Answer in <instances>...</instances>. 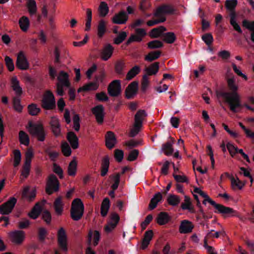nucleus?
<instances>
[{
    "mask_svg": "<svg viewBox=\"0 0 254 254\" xmlns=\"http://www.w3.org/2000/svg\"><path fill=\"white\" fill-rule=\"evenodd\" d=\"M229 16L230 17V23L231 25L233 27L235 30L237 31L239 33L242 34L243 31L240 25L237 23L236 20V14L233 13L231 14H229Z\"/></svg>",
    "mask_w": 254,
    "mask_h": 254,
    "instance_id": "obj_37",
    "label": "nucleus"
},
{
    "mask_svg": "<svg viewBox=\"0 0 254 254\" xmlns=\"http://www.w3.org/2000/svg\"><path fill=\"white\" fill-rule=\"evenodd\" d=\"M163 36V40L168 44H172L176 40V36L173 32H169L164 33Z\"/></svg>",
    "mask_w": 254,
    "mask_h": 254,
    "instance_id": "obj_39",
    "label": "nucleus"
},
{
    "mask_svg": "<svg viewBox=\"0 0 254 254\" xmlns=\"http://www.w3.org/2000/svg\"><path fill=\"white\" fill-rule=\"evenodd\" d=\"M67 139L73 149H75L78 147V139L74 132L70 131L67 133Z\"/></svg>",
    "mask_w": 254,
    "mask_h": 254,
    "instance_id": "obj_24",
    "label": "nucleus"
},
{
    "mask_svg": "<svg viewBox=\"0 0 254 254\" xmlns=\"http://www.w3.org/2000/svg\"><path fill=\"white\" fill-rule=\"evenodd\" d=\"M237 3V0H226L225 2V7L227 10L230 11V14H231L233 13L236 14L235 12V8Z\"/></svg>",
    "mask_w": 254,
    "mask_h": 254,
    "instance_id": "obj_35",
    "label": "nucleus"
},
{
    "mask_svg": "<svg viewBox=\"0 0 254 254\" xmlns=\"http://www.w3.org/2000/svg\"><path fill=\"white\" fill-rule=\"evenodd\" d=\"M128 19V16L127 12L124 10H121L114 15L112 21L114 24H124L126 23Z\"/></svg>",
    "mask_w": 254,
    "mask_h": 254,
    "instance_id": "obj_16",
    "label": "nucleus"
},
{
    "mask_svg": "<svg viewBox=\"0 0 254 254\" xmlns=\"http://www.w3.org/2000/svg\"><path fill=\"white\" fill-rule=\"evenodd\" d=\"M42 219L47 224H50L52 219V216L50 211L47 210H44L42 213Z\"/></svg>",
    "mask_w": 254,
    "mask_h": 254,
    "instance_id": "obj_58",
    "label": "nucleus"
},
{
    "mask_svg": "<svg viewBox=\"0 0 254 254\" xmlns=\"http://www.w3.org/2000/svg\"><path fill=\"white\" fill-rule=\"evenodd\" d=\"M174 142V140L173 139L172 141H168L165 143L162 144V150L166 155L170 156L173 154L174 149L173 148L172 144Z\"/></svg>",
    "mask_w": 254,
    "mask_h": 254,
    "instance_id": "obj_29",
    "label": "nucleus"
},
{
    "mask_svg": "<svg viewBox=\"0 0 254 254\" xmlns=\"http://www.w3.org/2000/svg\"><path fill=\"white\" fill-rule=\"evenodd\" d=\"M14 154V161H13V166L14 167H17L21 161V154L19 150L15 149L13 151Z\"/></svg>",
    "mask_w": 254,
    "mask_h": 254,
    "instance_id": "obj_50",
    "label": "nucleus"
},
{
    "mask_svg": "<svg viewBox=\"0 0 254 254\" xmlns=\"http://www.w3.org/2000/svg\"><path fill=\"white\" fill-rule=\"evenodd\" d=\"M19 140L21 144L28 146L30 139L28 134L24 131L21 130L19 132Z\"/></svg>",
    "mask_w": 254,
    "mask_h": 254,
    "instance_id": "obj_40",
    "label": "nucleus"
},
{
    "mask_svg": "<svg viewBox=\"0 0 254 254\" xmlns=\"http://www.w3.org/2000/svg\"><path fill=\"white\" fill-rule=\"evenodd\" d=\"M231 185L233 189H234L235 187H237L239 189L241 190L244 185L238 178H237V180H235V178L232 177L231 178Z\"/></svg>",
    "mask_w": 254,
    "mask_h": 254,
    "instance_id": "obj_59",
    "label": "nucleus"
},
{
    "mask_svg": "<svg viewBox=\"0 0 254 254\" xmlns=\"http://www.w3.org/2000/svg\"><path fill=\"white\" fill-rule=\"evenodd\" d=\"M191 202L190 198L189 196H185V202L182 203L181 204V208L183 210H189L191 211L192 208L191 207Z\"/></svg>",
    "mask_w": 254,
    "mask_h": 254,
    "instance_id": "obj_52",
    "label": "nucleus"
},
{
    "mask_svg": "<svg viewBox=\"0 0 254 254\" xmlns=\"http://www.w3.org/2000/svg\"><path fill=\"white\" fill-rule=\"evenodd\" d=\"M142 40V39L140 38V36H138L137 34H132L126 42V45L128 46L133 42H140Z\"/></svg>",
    "mask_w": 254,
    "mask_h": 254,
    "instance_id": "obj_60",
    "label": "nucleus"
},
{
    "mask_svg": "<svg viewBox=\"0 0 254 254\" xmlns=\"http://www.w3.org/2000/svg\"><path fill=\"white\" fill-rule=\"evenodd\" d=\"M161 52L160 51L150 52L145 56L144 60L148 62H152L158 59L161 56Z\"/></svg>",
    "mask_w": 254,
    "mask_h": 254,
    "instance_id": "obj_34",
    "label": "nucleus"
},
{
    "mask_svg": "<svg viewBox=\"0 0 254 254\" xmlns=\"http://www.w3.org/2000/svg\"><path fill=\"white\" fill-rule=\"evenodd\" d=\"M93 114L95 116L96 121L99 124H102L104 121L105 116L104 108L102 105H98L93 107L92 110Z\"/></svg>",
    "mask_w": 254,
    "mask_h": 254,
    "instance_id": "obj_14",
    "label": "nucleus"
},
{
    "mask_svg": "<svg viewBox=\"0 0 254 254\" xmlns=\"http://www.w3.org/2000/svg\"><path fill=\"white\" fill-rule=\"evenodd\" d=\"M163 43L159 40H153L147 43L148 48L150 49H158L163 47Z\"/></svg>",
    "mask_w": 254,
    "mask_h": 254,
    "instance_id": "obj_48",
    "label": "nucleus"
},
{
    "mask_svg": "<svg viewBox=\"0 0 254 254\" xmlns=\"http://www.w3.org/2000/svg\"><path fill=\"white\" fill-rule=\"evenodd\" d=\"M60 182L57 177L54 174H50L46 183L45 191L48 195H51L55 192H57L60 188Z\"/></svg>",
    "mask_w": 254,
    "mask_h": 254,
    "instance_id": "obj_8",
    "label": "nucleus"
},
{
    "mask_svg": "<svg viewBox=\"0 0 254 254\" xmlns=\"http://www.w3.org/2000/svg\"><path fill=\"white\" fill-rule=\"evenodd\" d=\"M29 114L31 116H36L41 111L36 104H31L28 106Z\"/></svg>",
    "mask_w": 254,
    "mask_h": 254,
    "instance_id": "obj_46",
    "label": "nucleus"
},
{
    "mask_svg": "<svg viewBox=\"0 0 254 254\" xmlns=\"http://www.w3.org/2000/svg\"><path fill=\"white\" fill-rule=\"evenodd\" d=\"M19 24L21 30L25 32L29 28L30 24L29 20L27 17L23 16L19 19Z\"/></svg>",
    "mask_w": 254,
    "mask_h": 254,
    "instance_id": "obj_38",
    "label": "nucleus"
},
{
    "mask_svg": "<svg viewBox=\"0 0 254 254\" xmlns=\"http://www.w3.org/2000/svg\"><path fill=\"white\" fill-rule=\"evenodd\" d=\"M153 236V233L152 230H147L145 232L141 244V248L143 250L145 249L148 247L150 241L152 239Z\"/></svg>",
    "mask_w": 254,
    "mask_h": 254,
    "instance_id": "obj_26",
    "label": "nucleus"
},
{
    "mask_svg": "<svg viewBox=\"0 0 254 254\" xmlns=\"http://www.w3.org/2000/svg\"><path fill=\"white\" fill-rule=\"evenodd\" d=\"M99 10L100 15L102 16H105L109 12V7L107 3L105 1H102L99 5Z\"/></svg>",
    "mask_w": 254,
    "mask_h": 254,
    "instance_id": "obj_54",
    "label": "nucleus"
},
{
    "mask_svg": "<svg viewBox=\"0 0 254 254\" xmlns=\"http://www.w3.org/2000/svg\"><path fill=\"white\" fill-rule=\"evenodd\" d=\"M202 39L208 46L211 45L213 41V38L211 34L206 33L202 36Z\"/></svg>",
    "mask_w": 254,
    "mask_h": 254,
    "instance_id": "obj_61",
    "label": "nucleus"
},
{
    "mask_svg": "<svg viewBox=\"0 0 254 254\" xmlns=\"http://www.w3.org/2000/svg\"><path fill=\"white\" fill-rule=\"evenodd\" d=\"M64 204L62 202V197L59 196L55 200L54 206L58 215H61L63 211Z\"/></svg>",
    "mask_w": 254,
    "mask_h": 254,
    "instance_id": "obj_32",
    "label": "nucleus"
},
{
    "mask_svg": "<svg viewBox=\"0 0 254 254\" xmlns=\"http://www.w3.org/2000/svg\"><path fill=\"white\" fill-rule=\"evenodd\" d=\"M122 92L121 83L120 80H114L108 87V93L111 97H118Z\"/></svg>",
    "mask_w": 254,
    "mask_h": 254,
    "instance_id": "obj_11",
    "label": "nucleus"
},
{
    "mask_svg": "<svg viewBox=\"0 0 254 254\" xmlns=\"http://www.w3.org/2000/svg\"><path fill=\"white\" fill-rule=\"evenodd\" d=\"M58 244L60 250L64 253L68 251L67 237L65 230L61 227L57 234Z\"/></svg>",
    "mask_w": 254,
    "mask_h": 254,
    "instance_id": "obj_9",
    "label": "nucleus"
},
{
    "mask_svg": "<svg viewBox=\"0 0 254 254\" xmlns=\"http://www.w3.org/2000/svg\"><path fill=\"white\" fill-rule=\"evenodd\" d=\"M163 196L160 192H158L157 193H155L150 200L148 206V208L150 210H153L156 207L158 203L161 202Z\"/></svg>",
    "mask_w": 254,
    "mask_h": 254,
    "instance_id": "obj_23",
    "label": "nucleus"
},
{
    "mask_svg": "<svg viewBox=\"0 0 254 254\" xmlns=\"http://www.w3.org/2000/svg\"><path fill=\"white\" fill-rule=\"evenodd\" d=\"M84 206L81 200L79 198L74 199L70 208V217L74 220L77 221L83 216Z\"/></svg>",
    "mask_w": 254,
    "mask_h": 254,
    "instance_id": "obj_3",
    "label": "nucleus"
},
{
    "mask_svg": "<svg viewBox=\"0 0 254 254\" xmlns=\"http://www.w3.org/2000/svg\"><path fill=\"white\" fill-rule=\"evenodd\" d=\"M199 195L201 196L202 197L204 198V199L202 202L203 204L205 205L206 202H209L211 205L214 206V207L220 213L224 214H230L234 212L233 209L230 207H226L222 204L216 203L202 190L201 191L200 193H199Z\"/></svg>",
    "mask_w": 254,
    "mask_h": 254,
    "instance_id": "obj_4",
    "label": "nucleus"
},
{
    "mask_svg": "<svg viewBox=\"0 0 254 254\" xmlns=\"http://www.w3.org/2000/svg\"><path fill=\"white\" fill-rule=\"evenodd\" d=\"M5 65L9 71H12L14 69V65L12 59L8 56H5Z\"/></svg>",
    "mask_w": 254,
    "mask_h": 254,
    "instance_id": "obj_57",
    "label": "nucleus"
},
{
    "mask_svg": "<svg viewBox=\"0 0 254 254\" xmlns=\"http://www.w3.org/2000/svg\"><path fill=\"white\" fill-rule=\"evenodd\" d=\"M117 143V140L115 133L111 131H107L105 135V144L107 147L111 149Z\"/></svg>",
    "mask_w": 254,
    "mask_h": 254,
    "instance_id": "obj_18",
    "label": "nucleus"
},
{
    "mask_svg": "<svg viewBox=\"0 0 254 254\" xmlns=\"http://www.w3.org/2000/svg\"><path fill=\"white\" fill-rule=\"evenodd\" d=\"M109 157L108 155H106L102 160L101 170V176L102 177H104L107 175L109 170Z\"/></svg>",
    "mask_w": 254,
    "mask_h": 254,
    "instance_id": "obj_25",
    "label": "nucleus"
},
{
    "mask_svg": "<svg viewBox=\"0 0 254 254\" xmlns=\"http://www.w3.org/2000/svg\"><path fill=\"white\" fill-rule=\"evenodd\" d=\"M29 126L30 133L33 136H35L38 141L43 142L45 140L46 134L42 125L29 122Z\"/></svg>",
    "mask_w": 254,
    "mask_h": 254,
    "instance_id": "obj_7",
    "label": "nucleus"
},
{
    "mask_svg": "<svg viewBox=\"0 0 254 254\" xmlns=\"http://www.w3.org/2000/svg\"><path fill=\"white\" fill-rule=\"evenodd\" d=\"M140 71V67L138 65H135L127 73L126 79L127 80L132 79L134 76L138 74Z\"/></svg>",
    "mask_w": 254,
    "mask_h": 254,
    "instance_id": "obj_36",
    "label": "nucleus"
},
{
    "mask_svg": "<svg viewBox=\"0 0 254 254\" xmlns=\"http://www.w3.org/2000/svg\"><path fill=\"white\" fill-rule=\"evenodd\" d=\"M193 227V225L190 221L188 220H184L181 222L179 232L182 234L189 233L192 232Z\"/></svg>",
    "mask_w": 254,
    "mask_h": 254,
    "instance_id": "obj_20",
    "label": "nucleus"
},
{
    "mask_svg": "<svg viewBox=\"0 0 254 254\" xmlns=\"http://www.w3.org/2000/svg\"><path fill=\"white\" fill-rule=\"evenodd\" d=\"M227 84L231 92L217 90L216 96L218 98H222L233 113H238L241 110L243 105L241 102L240 96L237 92L238 86L235 84L233 78H229L227 80Z\"/></svg>",
    "mask_w": 254,
    "mask_h": 254,
    "instance_id": "obj_1",
    "label": "nucleus"
},
{
    "mask_svg": "<svg viewBox=\"0 0 254 254\" xmlns=\"http://www.w3.org/2000/svg\"><path fill=\"white\" fill-rule=\"evenodd\" d=\"M17 199L12 197L6 202L0 205V213L2 215H7L11 212L15 204Z\"/></svg>",
    "mask_w": 254,
    "mask_h": 254,
    "instance_id": "obj_12",
    "label": "nucleus"
},
{
    "mask_svg": "<svg viewBox=\"0 0 254 254\" xmlns=\"http://www.w3.org/2000/svg\"><path fill=\"white\" fill-rule=\"evenodd\" d=\"M41 107L46 110L56 109V100L54 94L50 91H46L41 100Z\"/></svg>",
    "mask_w": 254,
    "mask_h": 254,
    "instance_id": "obj_6",
    "label": "nucleus"
},
{
    "mask_svg": "<svg viewBox=\"0 0 254 254\" xmlns=\"http://www.w3.org/2000/svg\"><path fill=\"white\" fill-rule=\"evenodd\" d=\"M113 51V47L110 44H107L104 46L101 52V59L104 61H107L111 57Z\"/></svg>",
    "mask_w": 254,
    "mask_h": 254,
    "instance_id": "obj_21",
    "label": "nucleus"
},
{
    "mask_svg": "<svg viewBox=\"0 0 254 254\" xmlns=\"http://www.w3.org/2000/svg\"><path fill=\"white\" fill-rule=\"evenodd\" d=\"M28 12L30 15H34L37 12V5L34 0H28L27 2Z\"/></svg>",
    "mask_w": 254,
    "mask_h": 254,
    "instance_id": "obj_45",
    "label": "nucleus"
},
{
    "mask_svg": "<svg viewBox=\"0 0 254 254\" xmlns=\"http://www.w3.org/2000/svg\"><path fill=\"white\" fill-rule=\"evenodd\" d=\"M175 11V9L173 6L168 4H163L158 7L154 13V16L160 18L165 17V14H173Z\"/></svg>",
    "mask_w": 254,
    "mask_h": 254,
    "instance_id": "obj_10",
    "label": "nucleus"
},
{
    "mask_svg": "<svg viewBox=\"0 0 254 254\" xmlns=\"http://www.w3.org/2000/svg\"><path fill=\"white\" fill-rule=\"evenodd\" d=\"M109 178L114 182V183L111 186L112 189L116 190L120 182L121 174L119 173L112 174L110 176Z\"/></svg>",
    "mask_w": 254,
    "mask_h": 254,
    "instance_id": "obj_41",
    "label": "nucleus"
},
{
    "mask_svg": "<svg viewBox=\"0 0 254 254\" xmlns=\"http://www.w3.org/2000/svg\"><path fill=\"white\" fill-rule=\"evenodd\" d=\"M138 84L137 81H133L130 83L125 90L126 97L127 99H130L137 94Z\"/></svg>",
    "mask_w": 254,
    "mask_h": 254,
    "instance_id": "obj_17",
    "label": "nucleus"
},
{
    "mask_svg": "<svg viewBox=\"0 0 254 254\" xmlns=\"http://www.w3.org/2000/svg\"><path fill=\"white\" fill-rule=\"evenodd\" d=\"M16 66L22 70H27L29 68V62L23 51L19 52L17 55Z\"/></svg>",
    "mask_w": 254,
    "mask_h": 254,
    "instance_id": "obj_13",
    "label": "nucleus"
},
{
    "mask_svg": "<svg viewBox=\"0 0 254 254\" xmlns=\"http://www.w3.org/2000/svg\"><path fill=\"white\" fill-rule=\"evenodd\" d=\"M147 116L145 110H138L134 116V124L133 128L129 132L130 137H134L139 131L142 125V121L144 117Z\"/></svg>",
    "mask_w": 254,
    "mask_h": 254,
    "instance_id": "obj_5",
    "label": "nucleus"
},
{
    "mask_svg": "<svg viewBox=\"0 0 254 254\" xmlns=\"http://www.w3.org/2000/svg\"><path fill=\"white\" fill-rule=\"evenodd\" d=\"M36 196V190L32 189L30 190L29 186H26L23 188L22 192V197L28 202H31L35 199Z\"/></svg>",
    "mask_w": 254,
    "mask_h": 254,
    "instance_id": "obj_15",
    "label": "nucleus"
},
{
    "mask_svg": "<svg viewBox=\"0 0 254 254\" xmlns=\"http://www.w3.org/2000/svg\"><path fill=\"white\" fill-rule=\"evenodd\" d=\"M47 234V231L46 230L45 228L43 227L39 228L38 229V237L39 240L41 242H44L45 240Z\"/></svg>",
    "mask_w": 254,
    "mask_h": 254,
    "instance_id": "obj_56",
    "label": "nucleus"
},
{
    "mask_svg": "<svg viewBox=\"0 0 254 254\" xmlns=\"http://www.w3.org/2000/svg\"><path fill=\"white\" fill-rule=\"evenodd\" d=\"M107 31L106 22L101 19L99 21L97 26V36L99 38H102Z\"/></svg>",
    "mask_w": 254,
    "mask_h": 254,
    "instance_id": "obj_31",
    "label": "nucleus"
},
{
    "mask_svg": "<svg viewBox=\"0 0 254 254\" xmlns=\"http://www.w3.org/2000/svg\"><path fill=\"white\" fill-rule=\"evenodd\" d=\"M110 206V200L106 197L103 200L101 206V214L102 216H106Z\"/></svg>",
    "mask_w": 254,
    "mask_h": 254,
    "instance_id": "obj_33",
    "label": "nucleus"
},
{
    "mask_svg": "<svg viewBox=\"0 0 254 254\" xmlns=\"http://www.w3.org/2000/svg\"><path fill=\"white\" fill-rule=\"evenodd\" d=\"M34 154L32 151L28 149L25 153V160L24 165L31 167V160Z\"/></svg>",
    "mask_w": 254,
    "mask_h": 254,
    "instance_id": "obj_55",
    "label": "nucleus"
},
{
    "mask_svg": "<svg viewBox=\"0 0 254 254\" xmlns=\"http://www.w3.org/2000/svg\"><path fill=\"white\" fill-rule=\"evenodd\" d=\"M83 87L85 89V92H87L90 90H96L98 87V85L95 82H91L83 85Z\"/></svg>",
    "mask_w": 254,
    "mask_h": 254,
    "instance_id": "obj_62",
    "label": "nucleus"
},
{
    "mask_svg": "<svg viewBox=\"0 0 254 254\" xmlns=\"http://www.w3.org/2000/svg\"><path fill=\"white\" fill-rule=\"evenodd\" d=\"M10 237L12 241L17 244H20L25 238V233L23 231L16 230L10 233Z\"/></svg>",
    "mask_w": 254,
    "mask_h": 254,
    "instance_id": "obj_19",
    "label": "nucleus"
},
{
    "mask_svg": "<svg viewBox=\"0 0 254 254\" xmlns=\"http://www.w3.org/2000/svg\"><path fill=\"white\" fill-rule=\"evenodd\" d=\"M180 197L174 194H170L167 198L168 204L172 206H177L180 202Z\"/></svg>",
    "mask_w": 254,
    "mask_h": 254,
    "instance_id": "obj_43",
    "label": "nucleus"
},
{
    "mask_svg": "<svg viewBox=\"0 0 254 254\" xmlns=\"http://www.w3.org/2000/svg\"><path fill=\"white\" fill-rule=\"evenodd\" d=\"M127 37V33L125 31H122L119 34L116 38L114 40V42L117 45L122 43Z\"/></svg>",
    "mask_w": 254,
    "mask_h": 254,
    "instance_id": "obj_53",
    "label": "nucleus"
},
{
    "mask_svg": "<svg viewBox=\"0 0 254 254\" xmlns=\"http://www.w3.org/2000/svg\"><path fill=\"white\" fill-rule=\"evenodd\" d=\"M159 68V63L158 62H155L151 64L149 67H146L145 71L146 72L145 75L148 76H151L155 75L158 71Z\"/></svg>",
    "mask_w": 254,
    "mask_h": 254,
    "instance_id": "obj_28",
    "label": "nucleus"
},
{
    "mask_svg": "<svg viewBox=\"0 0 254 254\" xmlns=\"http://www.w3.org/2000/svg\"><path fill=\"white\" fill-rule=\"evenodd\" d=\"M166 29L165 27L160 26L158 28H155L151 30L150 36L152 38H158L160 36L161 34L163 33L164 31H166Z\"/></svg>",
    "mask_w": 254,
    "mask_h": 254,
    "instance_id": "obj_42",
    "label": "nucleus"
},
{
    "mask_svg": "<svg viewBox=\"0 0 254 254\" xmlns=\"http://www.w3.org/2000/svg\"><path fill=\"white\" fill-rule=\"evenodd\" d=\"M139 154V151L137 149H133L131 151L128 156L127 160L129 161H133L135 160Z\"/></svg>",
    "mask_w": 254,
    "mask_h": 254,
    "instance_id": "obj_64",
    "label": "nucleus"
},
{
    "mask_svg": "<svg viewBox=\"0 0 254 254\" xmlns=\"http://www.w3.org/2000/svg\"><path fill=\"white\" fill-rule=\"evenodd\" d=\"M61 149L65 156H69L71 155V149L70 146L66 142H64L61 145Z\"/></svg>",
    "mask_w": 254,
    "mask_h": 254,
    "instance_id": "obj_49",
    "label": "nucleus"
},
{
    "mask_svg": "<svg viewBox=\"0 0 254 254\" xmlns=\"http://www.w3.org/2000/svg\"><path fill=\"white\" fill-rule=\"evenodd\" d=\"M11 87L16 94L15 97H20L22 94V89L19 85V81L16 77H13L11 79Z\"/></svg>",
    "mask_w": 254,
    "mask_h": 254,
    "instance_id": "obj_27",
    "label": "nucleus"
},
{
    "mask_svg": "<svg viewBox=\"0 0 254 254\" xmlns=\"http://www.w3.org/2000/svg\"><path fill=\"white\" fill-rule=\"evenodd\" d=\"M77 170V163L74 160H72L68 167V174L70 176H74L76 174Z\"/></svg>",
    "mask_w": 254,
    "mask_h": 254,
    "instance_id": "obj_44",
    "label": "nucleus"
},
{
    "mask_svg": "<svg viewBox=\"0 0 254 254\" xmlns=\"http://www.w3.org/2000/svg\"><path fill=\"white\" fill-rule=\"evenodd\" d=\"M42 211V206L39 202H37L28 213V216L33 219H36L41 213Z\"/></svg>",
    "mask_w": 254,
    "mask_h": 254,
    "instance_id": "obj_22",
    "label": "nucleus"
},
{
    "mask_svg": "<svg viewBox=\"0 0 254 254\" xmlns=\"http://www.w3.org/2000/svg\"><path fill=\"white\" fill-rule=\"evenodd\" d=\"M83 87L85 89V92H87L90 90H96L98 87V85L95 82H91L83 85Z\"/></svg>",
    "mask_w": 254,
    "mask_h": 254,
    "instance_id": "obj_63",
    "label": "nucleus"
},
{
    "mask_svg": "<svg viewBox=\"0 0 254 254\" xmlns=\"http://www.w3.org/2000/svg\"><path fill=\"white\" fill-rule=\"evenodd\" d=\"M125 67V63L122 61H118L115 64V69L116 73L119 75H123V70Z\"/></svg>",
    "mask_w": 254,
    "mask_h": 254,
    "instance_id": "obj_51",
    "label": "nucleus"
},
{
    "mask_svg": "<svg viewBox=\"0 0 254 254\" xmlns=\"http://www.w3.org/2000/svg\"><path fill=\"white\" fill-rule=\"evenodd\" d=\"M170 219L171 218L167 213L161 212L157 217V222L160 225H163L167 224Z\"/></svg>",
    "mask_w": 254,
    "mask_h": 254,
    "instance_id": "obj_30",
    "label": "nucleus"
},
{
    "mask_svg": "<svg viewBox=\"0 0 254 254\" xmlns=\"http://www.w3.org/2000/svg\"><path fill=\"white\" fill-rule=\"evenodd\" d=\"M58 82L56 83V92L58 95L63 96L64 92V87L69 88L71 84L69 79V75L65 71L62 70L57 77Z\"/></svg>",
    "mask_w": 254,
    "mask_h": 254,
    "instance_id": "obj_2",
    "label": "nucleus"
},
{
    "mask_svg": "<svg viewBox=\"0 0 254 254\" xmlns=\"http://www.w3.org/2000/svg\"><path fill=\"white\" fill-rule=\"evenodd\" d=\"M13 106L14 110L18 112H22L23 107L20 104V97H14L12 99Z\"/></svg>",
    "mask_w": 254,
    "mask_h": 254,
    "instance_id": "obj_47",
    "label": "nucleus"
}]
</instances>
